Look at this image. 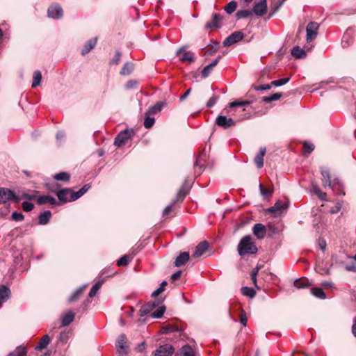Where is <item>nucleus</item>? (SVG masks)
Segmentation results:
<instances>
[{
	"instance_id": "nucleus-53",
	"label": "nucleus",
	"mask_w": 356,
	"mask_h": 356,
	"mask_svg": "<svg viewBox=\"0 0 356 356\" xmlns=\"http://www.w3.org/2000/svg\"><path fill=\"white\" fill-rule=\"evenodd\" d=\"M22 207L24 211L29 212L33 209L34 204L31 202L24 201L22 202Z\"/></svg>"
},
{
	"instance_id": "nucleus-64",
	"label": "nucleus",
	"mask_w": 356,
	"mask_h": 356,
	"mask_svg": "<svg viewBox=\"0 0 356 356\" xmlns=\"http://www.w3.org/2000/svg\"><path fill=\"white\" fill-rule=\"evenodd\" d=\"M240 322L242 325H243L244 326H245L247 325V322H248V318L246 316V314L245 312H243L241 314V316H240Z\"/></svg>"
},
{
	"instance_id": "nucleus-62",
	"label": "nucleus",
	"mask_w": 356,
	"mask_h": 356,
	"mask_svg": "<svg viewBox=\"0 0 356 356\" xmlns=\"http://www.w3.org/2000/svg\"><path fill=\"white\" fill-rule=\"evenodd\" d=\"M138 85V81L135 80H130L126 84L127 89L135 88Z\"/></svg>"
},
{
	"instance_id": "nucleus-1",
	"label": "nucleus",
	"mask_w": 356,
	"mask_h": 356,
	"mask_svg": "<svg viewBox=\"0 0 356 356\" xmlns=\"http://www.w3.org/2000/svg\"><path fill=\"white\" fill-rule=\"evenodd\" d=\"M237 250L240 256H245L246 254H256L257 248L254 243L252 241V236L246 235L240 240L237 246Z\"/></svg>"
},
{
	"instance_id": "nucleus-46",
	"label": "nucleus",
	"mask_w": 356,
	"mask_h": 356,
	"mask_svg": "<svg viewBox=\"0 0 356 356\" xmlns=\"http://www.w3.org/2000/svg\"><path fill=\"white\" fill-rule=\"evenodd\" d=\"M252 102L249 100L239 101L236 100L229 103L230 108H235L236 106H243L250 105Z\"/></svg>"
},
{
	"instance_id": "nucleus-22",
	"label": "nucleus",
	"mask_w": 356,
	"mask_h": 356,
	"mask_svg": "<svg viewBox=\"0 0 356 356\" xmlns=\"http://www.w3.org/2000/svg\"><path fill=\"white\" fill-rule=\"evenodd\" d=\"M175 356H195V355L192 347L186 344L179 349Z\"/></svg>"
},
{
	"instance_id": "nucleus-2",
	"label": "nucleus",
	"mask_w": 356,
	"mask_h": 356,
	"mask_svg": "<svg viewBox=\"0 0 356 356\" xmlns=\"http://www.w3.org/2000/svg\"><path fill=\"white\" fill-rule=\"evenodd\" d=\"M321 173L323 176L322 181L323 186L324 188H332L337 184H339V180L338 179H331L330 173L328 169L324 167L320 168Z\"/></svg>"
},
{
	"instance_id": "nucleus-7",
	"label": "nucleus",
	"mask_w": 356,
	"mask_h": 356,
	"mask_svg": "<svg viewBox=\"0 0 356 356\" xmlns=\"http://www.w3.org/2000/svg\"><path fill=\"white\" fill-rule=\"evenodd\" d=\"M58 198L59 202L58 204H63L70 201L71 197L72 190L71 188H63L58 191H54Z\"/></svg>"
},
{
	"instance_id": "nucleus-52",
	"label": "nucleus",
	"mask_w": 356,
	"mask_h": 356,
	"mask_svg": "<svg viewBox=\"0 0 356 356\" xmlns=\"http://www.w3.org/2000/svg\"><path fill=\"white\" fill-rule=\"evenodd\" d=\"M303 147L305 152L308 154H309L314 149V144L307 141L304 142Z\"/></svg>"
},
{
	"instance_id": "nucleus-30",
	"label": "nucleus",
	"mask_w": 356,
	"mask_h": 356,
	"mask_svg": "<svg viewBox=\"0 0 356 356\" xmlns=\"http://www.w3.org/2000/svg\"><path fill=\"white\" fill-rule=\"evenodd\" d=\"M10 295V291L8 287L5 285L0 286V305L3 302L6 301Z\"/></svg>"
},
{
	"instance_id": "nucleus-14",
	"label": "nucleus",
	"mask_w": 356,
	"mask_h": 356,
	"mask_svg": "<svg viewBox=\"0 0 356 356\" xmlns=\"http://www.w3.org/2000/svg\"><path fill=\"white\" fill-rule=\"evenodd\" d=\"M190 188H191L190 183L187 180H185L184 184L182 185L181 188L179 190L176 197L173 200L174 202H177L179 201H183L184 197L188 193Z\"/></svg>"
},
{
	"instance_id": "nucleus-60",
	"label": "nucleus",
	"mask_w": 356,
	"mask_h": 356,
	"mask_svg": "<svg viewBox=\"0 0 356 356\" xmlns=\"http://www.w3.org/2000/svg\"><path fill=\"white\" fill-rule=\"evenodd\" d=\"M121 55L122 54L120 51L116 52L114 57L111 60L110 63L118 65L120 60Z\"/></svg>"
},
{
	"instance_id": "nucleus-47",
	"label": "nucleus",
	"mask_w": 356,
	"mask_h": 356,
	"mask_svg": "<svg viewBox=\"0 0 356 356\" xmlns=\"http://www.w3.org/2000/svg\"><path fill=\"white\" fill-rule=\"evenodd\" d=\"M102 284H103V281H98L97 283H95L92 286V288L90 289V292H89V296L90 298H92L96 295L97 292L101 288Z\"/></svg>"
},
{
	"instance_id": "nucleus-20",
	"label": "nucleus",
	"mask_w": 356,
	"mask_h": 356,
	"mask_svg": "<svg viewBox=\"0 0 356 356\" xmlns=\"http://www.w3.org/2000/svg\"><path fill=\"white\" fill-rule=\"evenodd\" d=\"M190 255L188 252H181L175 259V266L176 267H181L186 264L189 260Z\"/></svg>"
},
{
	"instance_id": "nucleus-5",
	"label": "nucleus",
	"mask_w": 356,
	"mask_h": 356,
	"mask_svg": "<svg viewBox=\"0 0 356 356\" xmlns=\"http://www.w3.org/2000/svg\"><path fill=\"white\" fill-rule=\"evenodd\" d=\"M133 134V131L128 129L120 132L114 140V145L117 147H120L131 138Z\"/></svg>"
},
{
	"instance_id": "nucleus-26",
	"label": "nucleus",
	"mask_w": 356,
	"mask_h": 356,
	"mask_svg": "<svg viewBox=\"0 0 356 356\" xmlns=\"http://www.w3.org/2000/svg\"><path fill=\"white\" fill-rule=\"evenodd\" d=\"M165 105V102H156L154 105L150 106L147 111L146 112V115H155L160 112L163 107Z\"/></svg>"
},
{
	"instance_id": "nucleus-36",
	"label": "nucleus",
	"mask_w": 356,
	"mask_h": 356,
	"mask_svg": "<svg viewBox=\"0 0 356 356\" xmlns=\"http://www.w3.org/2000/svg\"><path fill=\"white\" fill-rule=\"evenodd\" d=\"M51 339L47 334H45L42 337L39 343L36 346V350H42L47 347V346L50 343Z\"/></svg>"
},
{
	"instance_id": "nucleus-25",
	"label": "nucleus",
	"mask_w": 356,
	"mask_h": 356,
	"mask_svg": "<svg viewBox=\"0 0 356 356\" xmlns=\"http://www.w3.org/2000/svg\"><path fill=\"white\" fill-rule=\"evenodd\" d=\"M288 208V206L286 204L282 202L280 200H278L274 206L268 208L267 209V212L268 213H275L277 211H282L283 210H286Z\"/></svg>"
},
{
	"instance_id": "nucleus-38",
	"label": "nucleus",
	"mask_w": 356,
	"mask_h": 356,
	"mask_svg": "<svg viewBox=\"0 0 356 356\" xmlns=\"http://www.w3.org/2000/svg\"><path fill=\"white\" fill-rule=\"evenodd\" d=\"M27 354L26 349L24 346H19L16 348L15 351L8 354V356H26Z\"/></svg>"
},
{
	"instance_id": "nucleus-31",
	"label": "nucleus",
	"mask_w": 356,
	"mask_h": 356,
	"mask_svg": "<svg viewBox=\"0 0 356 356\" xmlns=\"http://www.w3.org/2000/svg\"><path fill=\"white\" fill-rule=\"evenodd\" d=\"M294 286L297 289H304L312 285V283L307 278H300L295 280Z\"/></svg>"
},
{
	"instance_id": "nucleus-27",
	"label": "nucleus",
	"mask_w": 356,
	"mask_h": 356,
	"mask_svg": "<svg viewBox=\"0 0 356 356\" xmlns=\"http://www.w3.org/2000/svg\"><path fill=\"white\" fill-rule=\"evenodd\" d=\"M51 217V213L50 211L47 210L43 213H40L38 216V224L40 225H47Z\"/></svg>"
},
{
	"instance_id": "nucleus-34",
	"label": "nucleus",
	"mask_w": 356,
	"mask_h": 356,
	"mask_svg": "<svg viewBox=\"0 0 356 356\" xmlns=\"http://www.w3.org/2000/svg\"><path fill=\"white\" fill-rule=\"evenodd\" d=\"M85 286H81L77 289L68 298L70 302H74L78 300L82 295Z\"/></svg>"
},
{
	"instance_id": "nucleus-17",
	"label": "nucleus",
	"mask_w": 356,
	"mask_h": 356,
	"mask_svg": "<svg viewBox=\"0 0 356 356\" xmlns=\"http://www.w3.org/2000/svg\"><path fill=\"white\" fill-rule=\"evenodd\" d=\"M206 154L204 153L200 154L195 160L194 163L195 167V174L200 175L203 171L204 162H205Z\"/></svg>"
},
{
	"instance_id": "nucleus-45",
	"label": "nucleus",
	"mask_w": 356,
	"mask_h": 356,
	"mask_svg": "<svg viewBox=\"0 0 356 356\" xmlns=\"http://www.w3.org/2000/svg\"><path fill=\"white\" fill-rule=\"evenodd\" d=\"M165 311V307L164 305L160 306L152 313L151 316L154 318H160L163 316Z\"/></svg>"
},
{
	"instance_id": "nucleus-41",
	"label": "nucleus",
	"mask_w": 356,
	"mask_h": 356,
	"mask_svg": "<svg viewBox=\"0 0 356 356\" xmlns=\"http://www.w3.org/2000/svg\"><path fill=\"white\" fill-rule=\"evenodd\" d=\"M312 190L314 194H316L318 198L321 200H324L326 196V193L323 192L320 188L315 184H312Z\"/></svg>"
},
{
	"instance_id": "nucleus-54",
	"label": "nucleus",
	"mask_w": 356,
	"mask_h": 356,
	"mask_svg": "<svg viewBox=\"0 0 356 356\" xmlns=\"http://www.w3.org/2000/svg\"><path fill=\"white\" fill-rule=\"evenodd\" d=\"M155 122V119L149 116H146L144 121V126L147 129L151 128Z\"/></svg>"
},
{
	"instance_id": "nucleus-19",
	"label": "nucleus",
	"mask_w": 356,
	"mask_h": 356,
	"mask_svg": "<svg viewBox=\"0 0 356 356\" xmlns=\"http://www.w3.org/2000/svg\"><path fill=\"white\" fill-rule=\"evenodd\" d=\"M252 232L258 239H263L266 236V228L264 225L257 223L252 227Z\"/></svg>"
},
{
	"instance_id": "nucleus-12",
	"label": "nucleus",
	"mask_w": 356,
	"mask_h": 356,
	"mask_svg": "<svg viewBox=\"0 0 356 356\" xmlns=\"http://www.w3.org/2000/svg\"><path fill=\"white\" fill-rule=\"evenodd\" d=\"M177 55L179 56V60L181 62L191 63L195 60L193 53L184 50V47L177 50Z\"/></svg>"
},
{
	"instance_id": "nucleus-59",
	"label": "nucleus",
	"mask_w": 356,
	"mask_h": 356,
	"mask_svg": "<svg viewBox=\"0 0 356 356\" xmlns=\"http://www.w3.org/2000/svg\"><path fill=\"white\" fill-rule=\"evenodd\" d=\"M259 189H260L261 194L264 197L270 196L272 194V193L270 191H268V189L265 188L264 186L261 184H259Z\"/></svg>"
},
{
	"instance_id": "nucleus-50",
	"label": "nucleus",
	"mask_w": 356,
	"mask_h": 356,
	"mask_svg": "<svg viewBox=\"0 0 356 356\" xmlns=\"http://www.w3.org/2000/svg\"><path fill=\"white\" fill-rule=\"evenodd\" d=\"M168 284L166 281H163L160 286L152 293V297L155 298L159 296L161 293L165 291V286Z\"/></svg>"
},
{
	"instance_id": "nucleus-13",
	"label": "nucleus",
	"mask_w": 356,
	"mask_h": 356,
	"mask_svg": "<svg viewBox=\"0 0 356 356\" xmlns=\"http://www.w3.org/2000/svg\"><path fill=\"white\" fill-rule=\"evenodd\" d=\"M163 300H160L158 301H151L145 304L139 309V315L141 317L146 316L147 314L152 312L157 305L162 302Z\"/></svg>"
},
{
	"instance_id": "nucleus-63",
	"label": "nucleus",
	"mask_w": 356,
	"mask_h": 356,
	"mask_svg": "<svg viewBox=\"0 0 356 356\" xmlns=\"http://www.w3.org/2000/svg\"><path fill=\"white\" fill-rule=\"evenodd\" d=\"M176 202H174V201L172 200V203L169 205H168L164 209H163V216H167L172 209V207L174 206V204H175Z\"/></svg>"
},
{
	"instance_id": "nucleus-16",
	"label": "nucleus",
	"mask_w": 356,
	"mask_h": 356,
	"mask_svg": "<svg viewBox=\"0 0 356 356\" xmlns=\"http://www.w3.org/2000/svg\"><path fill=\"white\" fill-rule=\"evenodd\" d=\"M47 13L50 18L60 19L63 16V9L58 4H52L49 7Z\"/></svg>"
},
{
	"instance_id": "nucleus-4",
	"label": "nucleus",
	"mask_w": 356,
	"mask_h": 356,
	"mask_svg": "<svg viewBox=\"0 0 356 356\" xmlns=\"http://www.w3.org/2000/svg\"><path fill=\"white\" fill-rule=\"evenodd\" d=\"M116 347L118 356H127L128 346L127 345V337L125 334H122L118 337Z\"/></svg>"
},
{
	"instance_id": "nucleus-61",
	"label": "nucleus",
	"mask_w": 356,
	"mask_h": 356,
	"mask_svg": "<svg viewBox=\"0 0 356 356\" xmlns=\"http://www.w3.org/2000/svg\"><path fill=\"white\" fill-rule=\"evenodd\" d=\"M285 0H282L279 1L277 5L273 8L272 12L269 15V17H272L282 6Z\"/></svg>"
},
{
	"instance_id": "nucleus-32",
	"label": "nucleus",
	"mask_w": 356,
	"mask_h": 356,
	"mask_svg": "<svg viewBox=\"0 0 356 356\" xmlns=\"http://www.w3.org/2000/svg\"><path fill=\"white\" fill-rule=\"evenodd\" d=\"M74 318V314L72 312H69L67 314H65L62 319H61V324L63 326L65 327L70 325Z\"/></svg>"
},
{
	"instance_id": "nucleus-6",
	"label": "nucleus",
	"mask_w": 356,
	"mask_h": 356,
	"mask_svg": "<svg viewBox=\"0 0 356 356\" xmlns=\"http://www.w3.org/2000/svg\"><path fill=\"white\" fill-rule=\"evenodd\" d=\"M267 1L260 0L254 3V5L252 10L254 15L258 17H262L267 13Z\"/></svg>"
},
{
	"instance_id": "nucleus-29",
	"label": "nucleus",
	"mask_w": 356,
	"mask_h": 356,
	"mask_svg": "<svg viewBox=\"0 0 356 356\" xmlns=\"http://www.w3.org/2000/svg\"><path fill=\"white\" fill-rule=\"evenodd\" d=\"M97 43V38H91L84 45V47L81 50V54L86 55L87 54L91 49H92Z\"/></svg>"
},
{
	"instance_id": "nucleus-37",
	"label": "nucleus",
	"mask_w": 356,
	"mask_h": 356,
	"mask_svg": "<svg viewBox=\"0 0 356 356\" xmlns=\"http://www.w3.org/2000/svg\"><path fill=\"white\" fill-rule=\"evenodd\" d=\"M252 15L254 14L252 10H239L236 12L235 15L238 19H240L249 17Z\"/></svg>"
},
{
	"instance_id": "nucleus-39",
	"label": "nucleus",
	"mask_w": 356,
	"mask_h": 356,
	"mask_svg": "<svg viewBox=\"0 0 356 356\" xmlns=\"http://www.w3.org/2000/svg\"><path fill=\"white\" fill-rule=\"evenodd\" d=\"M42 80V74L39 70H36L33 73L32 88H35L40 84Z\"/></svg>"
},
{
	"instance_id": "nucleus-42",
	"label": "nucleus",
	"mask_w": 356,
	"mask_h": 356,
	"mask_svg": "<svg viewBox=\"0 0 356 356\" xmlns=\"http://www.w3.org/2000/svg\"><path fill=\"white\" fill-rule=\"evenodd\" d=\"M134 70V64L131 63H126L121 71H120V74H122V75H128L129 74H131V72L133 71Z\"/></svg>"
},
{
	"instance_id": "nucleus-43",
	"label": "nucleus",
	"mask_w": 356,
	"mask_h": 356,
	"mask_svg": "<svg viewBox=\"0 0 356 356\" xmlns=\"http://www.w3.org/2000/svg\"><path fill=\"white\" fill-rule=\"evenodd\" d=\"M54 178L58 181H68L70 178V175L69 173H67L66 172H61L56 174L54 176Z\"/></svg>"
},
{
	"instance_id": "nucleus-10",
	"label": "nucleus",
	"mask_w": 356,
	"mask_h": 356,
	"mask_svg": "<svg viewBox=\"0 0 356 356\" xmlns=\"http://www.w3.org/2000/svg\"><path fill=\"white\" fill-rule=\"evenodd\" d=\"M319 28V25L317 22H309L306 28L307 32V41L311 42L317 35V31Z\"/></svg>"
},
{
	"instance_id": "nucleus-21",
	"label": "nucleus",
	"mask_w": 356,
	"mask_h": 356,
	"mask_svg": "<svg viewBox=\"0 0 356 356\" xmlns=\"http://www.w3.org/2000/svg\"><path fill=\"white\" fill-rule=\"evenodd\" d=\"M220 58L221 56L219 55L212 63L204 67L202 71V76L203 78H207L209 75L213 68L217 65Z\"/></svg>"
},
{
	"instance_id": "nucleus-35",
	"label": "nucleus",
	"mask_w": 356,
	"mask_h": 356,
	"mask_svg": "<svg viewBox=\"0 0 356 356\" xmlns=\"http://www.w3.org/2000/svg\"><path fill=\"white\" fill-rule=\"evenodd\" d=\"M311 293L316 298L325 299L326 294L321 288L313 287L311 289Z\"/></svg>"
},
{
	"instance_id": "nucleus-15",
	"label": "nucleus",
	"mask_w": 356,
	"mask_h": 356,
	"mask_svg": "<svg viewBox=\"0 0 356 356\" xmlns=\"http://www.w3.org/2000/svg\"><path fill=\"white\" fill-rule=\"evenodd\" d=\"M212 19L211 22H207L205 24L206 29H210L212 28L220 29L221 27V22L222 20V17L220 16V14L217 13H214L211 16Z\"/></svg>"
},
{
	"instance_id": "nucleus-18",
	"label": "nucleus",
	"mask_w": 356,
	"mask_h": 356,
	"mask_svg": "<svg viewBox=\"0 0 356 356\" xmlns=\"http://www.w3.org/2000/svg\"><path fill=\"white\" fill-rule=\"evenodd\" d=\"M209 244L207 241L200 242L195 249V251L192 255L194 258H198L202 256L209 249Z\"/></svg>"
},
{
	"instance_id": "nucleus-24",
	"label": "nucleus",
	"mask_w": 356,
	"mask_h": 356,
	"mask_svg": "<svg viewBox=\"0 0 356 356\" xmlns=\"http://www.w3.org/2000/svg\"><path fill=\"white\" fill-rule=\"evenodd\" d=\"M38 203L39 204H49L51 205H56L58 202L56 200L50 195H41L38 198Z\"/></svg>"
},
{
	"instance_id": "nucleus-11",
	"label": "nucleus",
	"mask_w": 356,
	"mask_h": 356,
	"mask_svg": "<svg viewBox=\"0 0 356 356\" xmlns=\"http://www.w3.org/2000/svg\"><path fill=\"white\" fill-rule=\"evenodd\" d=\"M216 124L218 126L226 129L232 126H234L236 122L231 118H227L225 115H219L216 120Z\"/></svg>"
},
{
	"instance_id": "nucleus-40",
	"label": "nucleus",
	"mask_w": 356,
	"mask_h": 356,
	"mask_svg": "<svg viewBox=\"0 0 356 356\" xmlns=\"http://www.w3.org/2000/svg\"><path fill=\"white\" fill-rule=\"evenodd\" d=\"M282 96V92L274 93L272 95L264 97L261 101L264 103H270L272 101H277Z\"/></svg>"
},
{
	"instance_id": "nucleus-8",
	"label": "nucleus",
	"mask_w": 356,
	"mask_h": 356,
	"mask_svg": "<svg viewBox=\"0 0 356 356\" xmlns=\"http://www.w3.org/2000/svg\"><path fill=\"white\" fill-rule=\"evenodd\" d=\"M243 37L244 34L241 31H236L226 38V39L223 41V46H231L243 40Z\"/></svg>"
},
{
	"instance_id": "nucleus-23",
	"label": "nucleus",
	"mask_w": 356,
	"mask_h": 356,
	"mask_svg": "<svg viewBox=\"0 0 356 356\" xmlns=\"http://www.w3.org/2000/svg\"><path fill=\"white\" fill-rule=\"evenodd\" d=\"M90 188V184H85L81 188H80L77 192H74L72 191V193L71 197L70 198V201H75L82 195H83Z\"/></svg>"
},
{
	"instance_id": "nucleus-48",
	"label": "nucleus",
	"mask_w": 356,
	"mask_h": 356,
	"mask_svg": "<svg viewBox=\"0 0 356 356\" xmlns=\"http://www.w3.org/2000/svg\"><path fill=\"white\" fill-rule=\"evenodd\" d=\"M241 292L243 295L250 298H253L255 296V291L251 287L243 286L241 288Z\"/></svg>"
},
{
	"instance_id": "nucleus-28",
	"label": "nucleus",
	"mask_w": 356,
	"mask_h": 356,
	"mask_svg": "<svg viewBox=\"0 0 356 356\" xmlns=\"http://www.w3.org/2000/svg\"><path fill=\"white\" fill-rule=\"evenodd\" d=\"M266 148H261L259 153L254 158V163L258 168H261L264 166V156L266 154Z\"/></svg>"
},
{
	"instance_id": "nucleus-33",
	"label": "nucleus",
	"mask_w": 356,
	"mask_h": 356,
	"mask_svg": "<svg viewBox=\"0 0 356 356\" xmlns=\"http://www.w3.org/2000/svg\"><path fill=\"white\" fill-rule=\"evenodd\" d=\"M291 55L296 58H302L306 56L305 51L300 47H294L291 50Z\"/></svg>"
},
{
	"instance_id": "nucleus-3",
	"label": "nucleus",
	"mask_w": 356,
	"mask_h": 356,
	"mask_svg": "<svg viewBox=\"0 0 356 356\" xmlns=\"http://www.w3.org/2000/svg\"><path fill=\"white\" fill-rule=\"evenodd\" d=\"M12 200H15V202L19 201V199L12 190L0 187V204L6 203L8 201Z\"/></svg>"
},
{
	"instance_id": "nucleus-49",
	"label": "nucleus",
	"mask_w": 356,
	"mask_h": 356,
	"mask_svg": "<svg viewBox=\"0 0 356 356\" xmlns=\"http://www.w3.org/2000/svg\"><path fill=\"white\" fill-rule=\"evenodd\" d=\"M289 81H290V78L286 77V78L280 79L278 80L273 81L271 82V85L276 86V87H279V86H282L286 84L287 83L289 82Z\"/></svg>"
},
{
	"instance_id": "nucleus-9",
	"label": "nucleus",
	"mask_w": 356,
	"mask_h": 356,
	"mask_svg": "<svg viewBox=\"0 0 356 356\" xmlns=\"http://www.w3.org/2000/svg\"><path fill=\"white\" fill-rule=\"evenodd\" d=\"M175 352L174 347L170 344L160 346L154 352V356H172Z\"/></svg>"
},
{
	"instance_id": "nucleus-55",
	"label": "nucleus",
	"mask_w": 356,
	"mask_h": 356,
	"mask_svg": "<svg viewBox=\"0 0 356 356\" xmlns=\"http://www.w3.org/2000/svg\"><path fill=\"white\" fill-rule=\"evenodd\" d=\"M129 261H130L129 257L128 255H124L118 260L117 264L119 266H126L128 264Z\"/></svg>"
},
{
	"instance_id": "nucleus-57",
	"label": "nucleus",
	"mask_w": 356,
	"mask_h": 356,
	"mask_svg": "<svg viewBox=\"0 0 356 356\" xmlns=\"http://www.w3.org/2000/svg\"><path fill=\"white\" fill-rule=\"evenodd\" d=\"M219 97L216 95H213V96L208 100L207 103V106L208 108H211L214 106V104L218 101Z\"/></svg>"
},
{
	"instance_id": "nucleus-56",
	"label": "nucleus",
	"mask_w": 356,
	"mask_h": 356,
	"mask_svg": "<svg viewBox=\"0 0 356 356\" xmlns=\"http://www.w3.org/2000/svg\"><path fill=\"white\" fill-rule=\"evenodd\" d=\"M24 215L22 213H19L17 211H14L11 215V219L16 222L22 221L24 220Z\"/></svg>"
},
{
	"instance_id": "nucleus-51",
	"label": "nucleus",
	"mask_w": 356,
	"mask_h": 356,
	"mask_svg": "<svg viewBox=\"0 0 356 356\" xmlns=\"http://www.w3.org/2000/svg\"><path fill=\"white\" fill-rule=\"evenodd\" d=\"M219 43L214 42V45L211 46L204 52L205 55L211 56L214 54L218 49Z\"/></svg>"
},
{
	"instance_id": "nucleus-44",
	"label": "nucleus",
	"mask_w": 356,
	"mask_h": 356,
	"mask_svg": "<svg viewBox=\"0 0 356 356\" xmlns=\"http://www.w3.org/2000/svg\"><path fill=\"white\" fill-rule=\"evenodd\" d=\"M237 6L238 3L236 1H232L226 5V6L225 7V10L227 14L230 15L235 11V10L237 8Z\"/></svg>"
},
{
	"instance_id": "nucleus-58",
	"label": "nucleus",
	"mask_w": 356,
	"mask_h": 356,
	"mask_svg": "<svg viewBox=\"0 0 356 356\" xmlns=\"http://www.w3.org/2000/svg\"><path fill=\"white\" fill-rule=\"evenodd\" d=\"M270 88H271V85H270V84H264V85H261L259 86H252V88L256 91L269 90V89H270Z\"/></svg>"
}]
</instances>
